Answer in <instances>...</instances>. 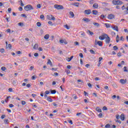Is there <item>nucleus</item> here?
Segmentation results:
<instances>
[{
	"instance_id": "6e6552de",
	"label": "nucleus",
	"mask_w": 128,
	"mask_h": 128,
	"mask_svg": "<svg viewBox=\"0 0 128 128\" xmlns=\"http://www.w3.org/2000/svg\"><path fill=\"white\" fill-rule=\"evenodd\" d=\"M120 84H126V82H128L126 80V79H120Z\"/></svg>"
},
{
	"instance_id": "412c9836",
	"label": "nucleus",
	"mask_w": 128,
	"mask_h": 128,
	"mask_svg": "<svg viewBox=\"0 0 128 128\" xmlns=\"http://www.w3.org/2000/svg\"><path fill=\"white\" fill-rule=\"evenodd\" d=\"M48 18H51L50 20H56V18L54 16H52V15H50L48 16Z\"/></svg>"
},
{
	"instance_id": "20e7f679",
	"label": "nucleus",
	"mask_w": 128,
	"mask_h": 128,
	"mask_svg": "<svg viewBox=\"0 0 128 128\" xmlns=\"http://www.w3.org/2000/svg\"><path fill=\"white\" fill-rule=\"evenodd\" d=\"M122 10H126L124 11V14H128V6H127L126 8V6H122Z\"/></svg>"
},
{
	"instance_id": "37998d69",
	"label": "nucleus",
	"mask_w": 128,
	"mask_h": 128,
	"mask_svg": "<svg viewBox=\"0 0 128 128\" xmlns=\"http://www.w3.org/2000/svg\"><path fill=\"white\" fill-rule=\"evenodd\" d=\"M64 28H66V30H70V26H68V24H66L65 26H64Z\"/></svg>"
},
{
	"instance_id": "0e129e2a",
	"label": "nucleus",
	"mask_w": 128,
	"mask_h": 128,
	"mask_svg": "<svg viewBox=\"0 0 128 128\" xmlns=\"http://www.w3.org/2000/svg\"><path fill=\"white\" fill-rule=\"evenodd\" d=\"M9 106H10V108H14V106L12 104H10Z\"/></svg>"
},
{
	"instance_id": "ddd939ff",
	"label": "nucleus",
	"mask_w": 128,
	"mask_h": 128,
	"mask_svg": "<svg viewBox=\"0 0 128 128\" xmlns=\"http://www.w3.org/2000/svg\"><path fill=\"white\" fill-rule=\"evenodd\" d=\"M112 28L114 30H116V32H118V26H115L114 27L112 26Z\"/></svg>"
},
{
	"instance_id": "b1692460",
	"label": "nucleus",
	"mask_w": 128,
	"mask_h": 128,
	"mask_svg": "<svg viewBox=\"0 0 128 128\" xmlns=\"http://www.w3.org/2000/svg\"><path fill=\"white\" fill-rule=\"evenodd\" d=\"M92 24H94V26H97L98 28V26H100V24L98 23V22H93Z\"/></svg>"
},
{
	"instance_id": "3c124183",
	"label": "nucleus",
	"mask_w": 128,
	"mask_h": 128,
	"mask_svg": "<svg viewBox=\"0 0 128 128\" xmlns=\"http://www.w3.org/2000/svg\"><path fill=\"white\" fill-rule=\"evenodd\" d=\"M26 104V101H24V100L22 101V106H24V104Z\"/></svg>"
},
{
	"instance_id": "8fccbe9b",
	"label": "nucleus",
	"mask_w": 128,
	"mask_h": 128,
	"mask_svg": "<svg viewBox=\"0 0 128 128\" xmlns=\"http://www.w3.org/2000/svg\"><path fill=\"white\" fill-rule=\"evenodd\" d=\"M12 84L14 86H16V80H13L12 82Z\"/></svg>"
},
{
	"instance_id": "7c9ffc66",
	"label": "nucleus",
	"mask_w": 128,
	"mask_h": 128,
	"mask_svg": "<svg viewBox=\"0 0 128 128\" xmlns=\"http://www.w3.org/2000/svg\"><path fill=\"white\" fill-rule=\"evenodd\" d=\"M36 78H37L36 75H34L32 77V80H36Z\"/></svg>"
},
{
	"instance_id": "13d9d810",
	"label": "nucleus",
	"mask_w": 128,
	"mask_h": 128,
	"mask_svg": "<svg viewBox=\"0 0 128 128\" xmlns=\"http://www.w3.org/2000/svg\"><path fill=\"white\" fill-rule=\"evenodd\" d=\"M45 94H50V91L48 90H46V92H44Z\"/></svg>"
},
{
	"instance_id": "603ef678",
	"label": "nucleus",
	"mask_w": 128,
	"mask_h": 128,
	"mask_svg": "<svg viewBox=\"0 0 128 128\" xmlns=\"http://www.w3.org/2000/svg\"><path fill=\"white\" fill-rule=\"evenodd\" d=\"M20 16H22V18H26V14H23L20 15Z\"/></svg>"
},
{
	"instance_id": "2f4dec72",
	"label": "nucleus",
	"mask_w": 128,
	"mask_h": 128,
	"mask_svg": "<svg viewBox=\"0 0 128 128\" xmlns=\"http://www.w3.org/2000/svg\"><path fill=\"white\" fill-rule=\"evenodd\" d=\"M8 68H12V64H8Z\"/></svg>"
},
{
	"instance_id": "7ed1b4c3",
	"label": "nucleus",
	"mask_w": 128,
	"mask_h": 128,
	"mask_svg": "<svg viewBox=\"0 0 128 128\" xmlns=\"http://www.w3.org/2000/svg\"><path fill=\"white\" fill-rule=\"evenodd\" d=\"M54 8L56 10H64V6L62 5L54 4Z\"/></svg>"
},
{
	"instance_id": "864d4df0",
	"label": "nucleus",
	"mask_w": 128,
	"mask_h": 128,
	"mask_svg": "<svg viewBox=\"0 0 128 128\" xmlns=\"http://www.w3.org/2000/svg\"><path fill=\"white\" fill-rule=\"evenodd\" d=\"M103 110H108V108L106 106H104L102 108Z\"/></svg>"
},
{
	"instance_id": "a878e982",
	"label": "nucleus",
	"mask_w": 128,
	"mask_h": 128,
	"mask_svg": "<svg viewBox=\"0 0 128 128\" xmlns=\"http://www.w3.org/2000/svg\"><path fill=\"white\" fill-rule=\"evenodd\" d=\"M98 11L96 10H92V14H94V16H96V14H98Z\"/></svg>"
},
{
	"instance_id": "c85d7f7f",
	"label": "nucleus",
	"mask_w": 128,
	"mask_h": 128,
	"mask_svg": "<svg viewBox=\"0 0 128 128\" xmlns=\"http://www.w3.org/2000/svg\"><path fill=\"white\" fill-rule=\"evenodd\" d=\"M102 6H108V3L104 2L102 3Z\"/></svg>"
},
{
	"instance_id": "e433bc0d",
	"label": "nucleus",
	"mask_w": 128,
	"mask_h": 128,
	"mask_svg": "<svg viewBox=\"0 0 128 128\" xmlns=\"http://www.w3.org/2000/svg\"><path fill=\"white\" fill-rule=\"evenodd\" d=\"M90 54H96V52H94V50H90Z\"/></svg>"
},
{
	"instance_id": "5701e85b",
	"label": "nucleus",
	"mask_w": 128,
	"mask_h": 128,
	"mask_svg": "<svg viewBox=\"0 0 128 128\" xmlns=\"http://www.w3.org/2000/svg\"><path fill=\"white\" fill-rule=\"evenodd\" d=\"M96 112H102V109H100V108L97 107L96 108Z\"/></svg>"
},
{
	"instance_id": "6ab92c4d",
	"label": "nucleus",
	"mask_w": 128,
	"mask_h": 128,
	"mask_svg": "<svg viewBox=\"0 0 128 128\" xmlns=\"http://www.w3.org/2000/svg\"><path fill=\"white\" fill-rule=\"evenodd\" d=\"M47 100H48V102H52V99L50 98V96L47 97Z\"/></svg>"
},
{
	"instance_id": "c756f323",
	"label": "nucleus",
	"mask_w": 128,
	"mask_h": 128,
	"mask_svg": "<svg viewBox=\"0 0 128 128\" xmlns=\"http://www.w3.org/2000/svg\"><path fill=\"white\" fill-rule=\"evenodd\" d=\"M73 6H80V3L78 2H74L73 4Z\"/></svg>"
},
{
	"instance_id": "49530a36",
	"label": "nucleus",
	"mask_w": 128,
	"mask_h": 128,
	"mask_svg": "<svg viewBox=\"0 0 128 128\" xmlns=\"http://www.w3.org/2000/svg\"><path fill=\"white\" fill-rule=\"evenodd\" d=\"M105 128H110V124H107L106 125Z\"/></svg>"
},
{
	"instance_id": "338daca9",
	"label": "nucleus",
	"mask_w": 128,
	"mask_h": 128,
	"mask_svg": "<svg viewBox=\"0 0 128 128\" xmlns=\"http://www.w3.org/2000/svg\"><path fill=\"white\" fill-rule=\"evenodd\" d=\"M88 86L89 88H92V84L90 83H88Z\"/></svg>"
},
{
	"instance_id": "4d7b16f0",
	"label": "nucleus",
	"mask_w": 128,
	"mask_h": 128,
	"mask_svg": "<svg viewBox=\"0 0 128 128\" xmlns=\"http://www.w3.org/2000/svg\"><path fill=\"white\" fill-rule=\"evenodd\" d=\"M28 60V58L24 57L23 58V62H26Z\"/></svg>"
},
{
	"instance_id": "c9c22d12",
	"label": "nucleus",
	"mask_w": 128,
	"mask_h": 128,
	"mask_svg": "<svg viewBox=\"0 0 128 128\" xmlns=\"http://www.w3.org/2000/svg\"><path fill=\"white\" fill-rule=\"evenodd\" d=\"M19 2L20 3V6H24V3H22V0H20L19 1Z\"/></svg>"
},
{
	"instance_id": "c03bdc74",
	"label": "nucleus",
	"mask_w": 128,
	"mask_h": 128,
	"mask_svg": "<svg viewBox=\"0 0 128 128\" xmlns=\"http://www.w3.org/2000/svg\"><path fill=\"white\" fill-rule=\"evenodd\" d=\"M16 54H22V52L20 51V50H18V51H16Z\"/></svg>"
},
{
	"instance_id": "2eb2a0df",
	"label": "nucleus",
	"mask_w": 128,
	"mask_h": 128,
	"mask_svg": "<svg viewBox=\"0 0 128 128\" xmlns=\"http://www.w3.org/2000/svg\"><path fill=\"white\" fill-rule=\"evenodd\" d=\"M120 118L121 120H124V114H121Z\"/></svg>"
},
{
	"instance_id": "4c0bfd02",
	"label": "nucleus",
	"mask_w": 128,
	"mask_h": 128,
	"mask_svg": "<svg viewBox=\"0 0 128 128\" xmlns=\"http://www.w3.org/2000/svg\"><path fill=\"white\" fill-rule=\"evenodd\" d=\"M1 70H2L3 72H4V70H6V67L4 66H2L1 68Z\"/></svg>"
},
{
	"instance_id": "f704fd0d",
	"label": "nucleus",
	"mask_w": 128,
	"mask_h": 128,
	"mask_svg": "<svg viewBox=\"0 0 128 128\" xmlns=\"http://www.w3.org/2000/svg\"><path fill=\"white\" fill-rule=\"evenodd\" d=\"M10 98V96L6 97V98L5 100L6 102H8V98Z\"/></svg>"
},
{
	"instance_id": "58836bf2",
	"label": "nucleus",
	"mask_w": 128,
	"mask_h": 128,
	"mask_svg": "<svg viewBox=\"0 0 128 128\" xmlns=\"http://www.w3.org/2000/svg\"><path fill=\"white\" fill-rule=\"evenodd\" d=\"M89 2L90 4H92L94 2V0H90Z\"/></svg>"
},
{
	"instance_id": "9d476101",
	"label": "nucleus",
	"mask_w": 128,
	"mask_h": 128,
	"mask_svg": "<svg viewBox=\"0 0 128 128\" xmlns=\"http://www.w3.org/2000/svg\"><path fill=\"white\" fill-rule=\"evenodd\" d=\"M108 20H112V18H114V15L112 14H108Z\"/></svg>"
},
{
	"instance_id": "0eeeda50",
	"label": "nucleus",
	"mask_w": 128,
	"mask_h": 128,
	"mask_svg": "<svg viewBox=\"0 0 128 128\" xmlns=\"http://www.w3.org/2000/svg\"><path fill=\"white\" fill-rule=\"evenodd\" d=\"M106 38V44H110V38L107 35Z\"/></svg>"
},
{
	"instance_id": "09e8293b",
	"label": "nucleus",
	"mask_w": 128,
	"mask_h": 128,
	"mask_svg": "<svg viewBox=\"0 0 128 128\" xmlns=\"http://www.w3.org/2000/svg\"><path fill=\"white\" fill-rule=\"evenodd\" d=\"M48 24H50V26H54V24H52V22L49 21V22H48Z\"/></svg>"
},
{
	"instance_id": "72a5a7b5",
	"label": "nucleus",
	"mask_w": 128,
	"mask_h": 128,
	"mask_svg": "<svg viewBox=\"0 0 128 128\" xmlns=\"http://www.w3.org/2000/svg\"><path fill=\"white\" fill-rule=\"evenodd\" d=\"M113 48L114 50H118V46H114L113 47Z\"/></svg>"
},
{
	"instance_id": "de8ad7c7",
	"label": "nucleus",
	"mask_w": 128,
	"mask_h": 128,
	"mask_svg": "<svg viewBox=\"0 0 128 128\" xmlns=\"http://www.w3.org/2000/svg\"><path fill=\"white\" fill-rule=\"evenodd\" d=\"M8 92H14V91L12 90V88H9L8 89Z\"/></svg>"
},
{
	"instance_id": "680f3d73",
	"label": "nucleus",
	"mask_w": 128,
	"mask_h": 128,
	"mask_svg": "<svg viewBox=\"0 0 128 128\" xmlns=\"http://www.w3.org/2000/svg\"><path fill=\"white\" fill-rule=\"evenodd\" d=\"M41 7H42V6H41L40 4H37L38 8H40Z\"/></svg>"
},
{
	"instance_id": "f257e3e1",
	"label": "nucleus",
	"mask_w": 128,
	"mask_h": 128,
	"mask_svg": "<svg viewBox=\"0 0 128 128\" xmlns=\"http://www.w3.org/2000/svg\"><path fill=\"white\" fill-rule=\"evenodd\" d=\"M112 4L114 6H120L124 4V2H122V1L120 0H112Z\"/></svg>"
},
{
	"instance_id": "774afa93",
	"label": "nucleus",
	"mask_w": 128,
	"mask_h": 128,
	"mask_svg": "<svg viewBox=\"0 0 128 128\" xmlns=\"http://www.w3.org/2000/svg\"><path fill=\"white\" fill-rule=\"evenodd\" d=\"M34 56H36H36H38V53H35L34 54Z\"/></svg>"
},
{
	"instance_id": "79ce46f5",
	"label": "nucleus",
	"mask_w": 128,
	"mask_h": 128,
	"mask_svg": "<svg viewBox=\"0 0 128 128\" xmlns=\"http://www.w3.org/2000/svg\"><path fill=\"white\" fill-rule=\"evenodd\" d=\"M0 52L4 53V48H0Z\"/></svg>"
},
{
	"instance_id": "ea45409f",
	"label": "nucleus",
	"mask_w": 128,
	"mask_h": 128,
	"mask_svg": "<svg viewBox=\"0 0 128 128\" xmlns=\"http://www.w3.org/2000/svg\"><path fill=\"white\" fill-rule=\"evenodd\" d=\"M36 26H37L40 27V26H42V24L40 22H38L36 23Z\"/></svg>"
},
{
	"instance_id": "aec40b11",
	"label": "nucleus",
	"mask_w": 128,
	"mask_h": 128,
	"mask_svg": "<svg viewBox=\"0 0 128 128\" xmlns=\"http://www.w3.org/2000/svg\"><path fill=\"white\" fill-rule=\"evenodd\" d=\"M87 34H90V36H92V34H94V32L90 30H87Z\"/></svg>"
},
{
	"instance_id": "39448f33",
	"label": "nucleus",
	"mask_w": 128,
	"mask_h": 128,
	"mask_svg": "<svg viewBox=\"0 0 128 128\" xmlns=\"http://www.w3.org/2000/svg\"><path fill=\"white\" fill-rule=\"evenodd\" d=\"M106 36H108V34H104L99 36V40H104L106 39Z\"/></svg>"
},
{
	"instance_id": "e2e57ef3",
	"label": "nucleus",
	"mask_w": 128,
	"mask_h": 128,
	"mask_svg": "<svg viewBox=\"0 0 128 128\" xmlns=\"http://www.w3.org/2000/svg\"><path fill=\"white\" fill-rule=\"evenodd\" d=\"M98 116L101 118L102 116V113L99 114L98 115Z\"/></svg>"
},
{
	"instance_id": "f03ea898",
	"label": "nucleus",
	"mask_w": 128,
	"mask_h": 128,
	"mask_svg": "<svg viewBox=\"0 0 128 128\" xmlns=\"http://www.w3.org/2000/svg\"><path fill=\"white\" fill-rule=\"evenodd\" d=\"M24 10L26 12H28V10H34V7H32V5L28 4L24 6Z\"/></svg>"
},
{
	"instance_id": "4468645a",
	"label": "nucleus",
	"mask_w": 128,
	"mask_h": 128,
	"mask_svg": "<svg viewBox=\"0 0 128 128\" xmlns=\"http://www.w3.org/2000/svg\"><path fill=\"white\" fill-rule=\"evenodd\" d=\"M102 57H100L98 63V66H100V64H101L100 62H102Z\"/></svg>"
},
{
	"instance_id": "a18cd8bd",
	"label": "nucleus",
	"mask_w": 128,
	"mask_h": 128,
	"mask_svg": "<svg viewBox=\"0 0 128 128\" xmlns=\"http://www.w3.org/2000/svg\"><path fill=\"white\" fill-rule=\"evenodd\" d=\"M18 26H24V23H22V22H19L18 24Z\"/></svg>"
},
{
	"instance_id": "bf43d9fd",
	"label": "nucleus",
	"mask_w": 128,
	"mask_h": 128,
	"mask_svg": "<svg viewBox=\"0 0 128 128\" xmlns=\"http://www.w3.org/2000/svg\"><path fill=\"white\" fill-rule=\"evenodd\" d=\"M118 56H122V53L120 52H119L117 54Z\"/></svg>"
},
{
	"instance_id": "69168bd1",
	"label": "nucleus",
	"mask_w": 128,
	"mask_h": 128,
	"mask_svg": "<svg viewBox=\"0 0 128 128\" xmlns=\"http://www.w3.org/2000/svg\"><path fill=\"white\" fill-rule=\"evenodd\" d=\"M34 66H31L30 67V70H34Z\"/></svg>"
},
{
	"instance_id": "6e6d98bb",
	"label": "nucleus",
	"mask_w": 128,
	"mask_h": 128,
	"mask_svg": "<svg viewBox=\"0 0 128 128\" xmlns=\"http://www.w3.org/2000/svg\"><path fill=\"white\" fill-rule=\"evenodd\" d=\"M79 56H80V58H84V55L82 54V53H80Z\"/></svg>"
},
{
	"instance_id": "473e14b6",
	"label": "nucleus",
	"mask_w": 128,
	"mask_h": 128,
	"mask_svg": "<svg viewBox=\"0 0 128 128\" xmlns=\"http://www.w3.org/2000/svg\"><path fill=\"white\" fill-rule=\"evenodd\" d=\"M50 92L52 94H54L56 92V90H52Z\"/></svg>"
},
{
	"instance_id": "a211bd4d",
	"label": "nucleus",
	"mask_w": 128,
	"mask_h": 128,
	"mask_svg": "<svg viewBox=\"0 0 128 128\" xmlns=\"http://www.w3.org/2000/svg\"><path fill=\"white\" fill-rule=\"evenodd\" d=\"M93 8H98V4L96 3H95L93 4Z\"/></svg>"
},
{
	"instance_id": "4be33fe9",
	"label": "nucleus",
	"mask_w": 128,
	"mask_h": 128,
	"mask_svg": "<svg viewBox=\"0 0 128 128\" xmlns=\"http://www.w3.org/2000/svg\"><path fill=\"white\" fill-rule=\"evenodd\" d=\"M10 123L8 120L6 119L4 120V124H8Z\"/></svg>"
},
{
	"instance_id": "a19ab883",
	"label": "nucleus",
	"mask_w": 128,
	"mask_h": 128,
	"mask_svg": "<svg viewBox=\"0 0 128 128\" xmlns=\"http://www.w3.org/2000/svg\"><path fill=\"white\" fill-rule=\"evenodd\" d=\"M40 18H41V20H44V16L43 14L40 15Z\"/></svg>"
},
{
	"instance_id": "dca6fc26",
	"label": "nucleus",
	"mask_w": 128,
	"mask_h": 128,
	"mask_svg": "<svg viewBox=\"0 0 128 128\" xmlns=\"http://www.w3.org/2000/svg\"><path fill=\"white\" fill-rule=\"evenodd\" d=\"M72 58H74V56H71L70 58H68L67 59H66V60L68 62H70V60H72Z\"/></svg>"
},
{
	"instance_id": "cd10ccee",
	"label": "nucleus",
	"mask_w": 128,
	"mask_h": 128,
	"mask_svg": "<svg viewBox=\"0 0 128 128\" xmlns=\"http://www.w3.org/2000/svg\"><path fill=\"white\" fill-rule=\"evenodd\" d=\"M70 14L72 16V18H74V12L72 11L70 12Z\"/></svg>"
},
{
	"instance_id": "9b49d317",
	"label": "nucleus",
	"mask_w": 128,
	"mask_h": 128,
	"mask_svg": "<svg viewBox=\"0 0 128 128\" xmlns=\"http://www.w3.org/2000/svg\"><path fill=\"white\" fill-rule=\"evenodd\" d=\"M84 12L86 14H90L92 11H90V10H85Z\"/></svg>"
},
{
	"instance_id": "bb28decb",
	"label": "nucleus",
	"mask_w": 128,
	"mask_h": 128,
	"mask_svg": "<svg viewBox=\"0 0 128 128\" xmlns=\"http://www.w3.org/2000/svg\"><path fill=\"white\" fill-rule=\"evenodd\" d=\"M38 48V44H34V46L33 47V48L34 50H37Z\"/></svg>"
},
{
	"instance_id": "f8f14e48",
	"label": "nucleus",
	"mask_w": 128,
	"mask_h": 128,
	"mask_svg": "<svg viewBox=\"0 0 128 128\" xmlns=\"http://www.w3.org/2000/svg\"><path fill=\"white\" fill-rule=\"evenodd\" d=\"M84 22H90V20L88 18H84L82 20Z\"/></svg>"
},
{
	"instance_id": "5fc2aeb1",
	"label": "nucleus",
	"mask_w": 128,
	"mask_h": 128,
	"mask_svg": "<svg viewBox=\"0 0 128 128\" xmlns=\"http://www.w3.org/2000/svg\"><path fill=\"white\" fill-rule=\"evenodd\" d=\"M124 72H128V70H126V66L124 67Z\"/></svg>"
},
{
	"instance_id": "1a4fd4ad",
	"label": "nucleus",
	"mask_w": 128,
	"mask_h": 128,
	"mask_svg": "<svg viewBox=\"0 0 128 128\" xmlns=\"http://www.w3.org/2000/svg\"><path fill=\"white\" fill-rule=\"evenodd\" d=\"M60 44H68V42L66 40H60Z\"/></svg>"
},
{
	"instance_id": "052dcab7",
	"label": "nucleus",
	"mask_w": 128,
	"mask_h": 128,
	"mask_svg": "<svg viewBox=\"0 0 128 128\" xmlns=\"http://www.w3.org/2000/svg\"><path fill=\"white\" fill-rule=\"evenodd\" d=\"M105 26H106V28H110V24H105Z\"/></svg>"
},
{
	"instance_id": "393cba45",
	"label": "nucleus",
	"mask_w": 128,
	"mask_h": 128,
	"mask_svg": "<svg viewBox=\"0 0 128 128\" xmlns=\"http://www.w3.org/2000/svg\"><path fill=\"white\" fill-rule=\"evenodd\" d=\"M50 38V35L48 34H46L44 36V38L45 40H48Z\"/></svg>"
},
{
	"instance_id": "423d86ee",
	"label": "nucleus",
	"mask_w": 128,
	"mask_h": 128,
	"mask_svg": "<svg viewBox=\"0 0 128 128\" xmlns=\"http://www.w3.org/2000/svg\"><path fill=\"white\" fill-rule=\"evenodd\" d=\"M95 44L96 46L98 45L99 46H102V41H98L96 40H95Z\"/></svg>"
},
{
	"instance_id": "f3484780",
	"label": "nucleus",
	"mask_w": 128,
	"mask_h": 128,
	"mask_svg": "<svg viewBox=\"0 0 128 128\" xmlns=\"http://www.w3.org/2000/svg\"><path fill=\"white\" fill-rule=\"evenodd\" d=\"M47 64H50L51 66H52V62L50 60H48Z\"/></svg>"
}]
</instances>
